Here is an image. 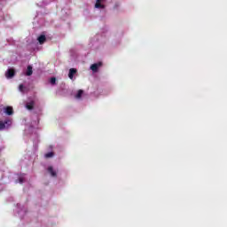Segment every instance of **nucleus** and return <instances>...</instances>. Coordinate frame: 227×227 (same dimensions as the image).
<instances>
[{
	"label": "nucleus",
	"mask_w": 227,
	"mask_h": 227,
	"mask_svg": "<svg viewBox=\"0 0 227 227\" xmlns=\"http://www.w3.org/2000/svg\"><path fill=\"white\" fill-rule=\"evenodd\" d=\"M5 114L7 115H13V108L12 106H7L5 108Z\"/></svg>",
	"instance_id": "obj_7"
},
{
	"label": "nucleus",
	"mask_w": 227,
	"mask_h": 227,
	"mask_svg": "<svg viewBox=\"0 0 227 227\" xmlns=\"http://www.w3.org/2000/svg\"><path fill=\"white\" fill-rule=\"evenodd\" d=\"M26 74H27V76H31L33 74V67L32 66H27Z\"/></svg>",
	"instance_id": "obj_9"
},
{
	"label": "nucleus",
	"mask_w": 227,
	"mask_h": 227,
	"mask_svg": "<svg viewBox=\"0 0 227 227\" xmlns=\"http://www.w3.org/2000/svg\"><path fill=\"white\" fill-rule=\"evenodd\" d=\"M16 71L15 69H8L7 73L5 74L6 78H13L15 76Z\"/></svg>",
	"instance_id": "obj_3"
},
{
	"label": "nucleus",
	"mask_w": 227,
	"mask_h": 227,
	"mask_svg": "<svg viewBox=\"0 0 227 227\" xmlns=\"http://www.w3.org/2000/svg\"><path fill=\"white\" fill-rule=\"evenodd\" d=\"M76 73H77V69H74V67H72V68L70 69V71H69V74H68L69 78H70L71 80H73L74 74H75Z\"/></svg>",
	"instance_id": "obj_6"
},
{
	"label": "nucleus",
	"mask_w": 227,
	"mask_h": 227,
	"mask_svg": "<svg viewBox=\"0 0 227 227\" xmlns=\"http://www.w3.org/2000/svg\"><path fill=\"white\" fill-rule=\"evenodd\" d=\"M19 182H20V184H23V182H24V177H23V176H20Z\"/></svg>",
	"instance_id": "obj_15"
},
{
	"label": "nucleus",
	"mask_w": 227,
	"mask_h": 227,
	"mask_svg": "<svg viewBox=\"0 0 227 227\" xmlns=\"http://www.w3.org/2000/svg\"><path fill=\"white\" fill-rule=\"evenodd\" d=\"M50 82H51V83L52 85H55V83H56V78H55V77L51 78Z\"/></svg>",
	"instance_id": "obj_12"
},
{
	"label": "nucleus",
	"mask_w": 227,
	"mask_h": 227,
	"mask_svg": "<svg viewBox=\"0 0 227 227\" xmlns=\"http://www.w3.org/2000/svg\"><path fill=\"white\" fill-rule=\"evenodd\" d=\"M82 94H83V90H78V92L75 96L76 99H81Z\"/></svg>",
	"instance_id": "obj_11"
},
{
	"label": "nucleus",
	"mask_w": 227,
	"mask_h": 227,
	"mask_svg": "<svg viewBox=\"0 0 227 227\" xmlns=\"http://www.w3.org/2000/svg\"><path fill=\"white\" fill-rule=\"evenodd\" d=\"M102 66V62H98L96 64H92L90 66V69L94 72L97 73V71H98V67H101Z\"/></svg>",
	"instance_id": "obj_1"
},
{
	"label": "nucleus",
	"mask_w": 227,
	"mask_h": 227,
	"mask_svg": "<svg viewBox=\"0 0 227 227\" xmlns=\"http://www.w3.org/2000/svg\"><path fill=\"white\" fill-rule=\"evenodd\" d=\"M48 172L51 175V176H57V171H55L53 167H49Z\"/></svg>",
	"instance_id": "obj_8"
},
{
	"label": "nucleus",
	"mask_w": 227,
	"mask_h": 227,
	"mask_svg": "<svg viewBox=\"0 0 227 227\" xmlns=\"http://www.w3.org/2000/svg\"><path fill=\"white\" fill-rule=\"evenodd\" d=\"M37 40H38L40 44H43L46 41V35H41L37 37Z\"/></svg>",
	"instance_id": "obj_5"
},
{
	"label": "nucleus",
	"mask_w": 227,
	"mask_h": 227,
	"mask_svg": "<svg viewBox=\"0 0 227 227\" xmlns=\"http://www.w3.org/2000/svg\"><path fill=\"white\" fill-rule=\"evenodd\" d=\"M7 126H12V121L8 120L3 122V121H0V129H4Z\"/></svg>",
	"instance_id": "obj_2"
},
{
	"label": "nucleus",
	"mask_w": 227,
	"mask_h": 227,
	"mask_svg": "<svg viewBox=\"0 0 227 227\" xmlns=\"http://www.w3.org/2000/svg\"><path fill=\"white\" fill-rule=\"evenodd\" d=\"M102 0H97L95 6L98 8H101L103 9L105 7V5L103 4H101Z\"/></svg>",
	"instance_id": "obj_10"
},
{
	"label": "nucleus",
	"mask_w": 227,
	"mask_h": 227,
	"mask_svg": "<svg viewBox=\"0 0 227 227\" xmlns=\"http://www.w3.org/2000/svg\"><path fill=\"white\" fill-rule=\"evenodd\" d=\"M35 105V101H30L29 103L26 104V108L27 110H34Z\"/></svg>",
	"instance_id": "obj_4"
},
{
	"label": "nucleus",
	"mask_w": 227,
	"mask_h": 227,
	"mask_svg": "<svg viewBox=\"0 0 227 227\" xmlns=\"http://www.w3.org/2000/svg\"><path fill=\"white\" fill-rule=\"evenodd\" d=\"M19 90L20 92H24V85L22 83L19 86Z\"/></svg>",
	"instance_id": "obj_13"
},
{
	"label": "nucleus",
	"mask_w": 227,
	"mask_h": 227,
	"mask_svg": "<svg viewBox=\"0 0 227 227\" xmlns=\"http://www.w3.org/2000/svg\"><path fill=\"white\" fill-rule=\"evenodd\" d=\"M54 153H47V154H45V157H53Z\"/></svg>",
	"instance_id": "obj_14"
}]
</instances>
